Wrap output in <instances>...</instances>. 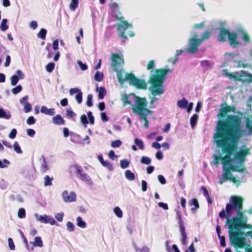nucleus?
<instances>
[{"label":"nucleus","mask_w":252,"mask_h":252,"mask_svg":"<svg viewBox=\"0 0 252 252\" xmlns=\"http://www.w3.org/2000/svg\"><path fill=\"white\" fill-rule=\"evenodd\" d=\"M245 126L249 128L248 131L223 136L216 134L213 139L216 147L221 149L220 155L225 162L231 163L232 171L248 174L244 163L247 156L251 154L250 149L243 145L239 150L238 145L241 138L252 135V115L246 118Z\"/></svg>","instance_id":"1"},{"label":"nucleus","mask_w":252,"mask_h":252,"mask_svg":"<svg viewBox=\"0 0 252 252\" xmlns=\"http://www.w3.org/2000/svg\"><path fill=\"white\" fill-rule=\"evenodd\" d=\"M249 113L237 111L235 105H228L227 103L220 105V108L217 115L219 123L216 128V132L213 138L216 134L221 136L231 135L248 131L249 128H243L242 120L249 117Z\"/></svg>","instance_id":"2"},{"label":"nucleus","mask_w":252,"mask_h":252,"mask_svg":"<svg viewBox=\"0 0 252 252\" xmlns=\"http://www.w3.org/2000/svg\"><path fill=\"white\" fill-rule=\"evenodd\" d=\"M125 64L124 56L117 53H112L111 55V66L114 71L117 72L118 81L121 85H123L125 82L128 83L129 86H133L137 89L146 90L147 88V82L144 80L136 77L132 72H125V77H123V73L124 70H119L120 67H123Z\"/></svg>","instance_id":"3"},{"label":"nucleus","mask_w":252,"mask_h":252,"mask_svg":"<svg viewBox=\"0 0 252 252\" xmlns=\"http://www.w3.org/2000/svg\"><path fill=\"white\" fill-rule=\"evenodd\" d=\"M171 71L169 68H160L157 70L155 73L150 74L148 82L151 86L149 89L154 96L160 95L164 93L163 84L167 74Z\"/></svg>","instance_id":"4"},{"label":"nucleus","mask_w":252,"mask_h":252,"mask_svg":"<svg viewBox=\"0 0 252 252\" xmlns=\"http://www.w3.org/2000/svg\"><path fill=\"white\" fill-rule=\"evenodd\" d=\"M234 203L233 204V211L236 212V215L227 219L226 224H247L248 217L242 212L244 199L239 196L234 195Z\"/></svg>","instance_id":"5"},{"label":"nucleus","mask_w":252,"mask_h":252,"mask_svg":"<svg viewBox=\"0 0 252 252\" xmlns=\"http://www.w3.org/2000/svg\"><path fill=\"white\" fill-rule=\"evenodd\" d=\"M216 154L213 156V160L211 164L215 166L216 167H219L220 161L222 164V171L221 177L220 178L219 183L222 184L225 181L230 180V176H232L231 163H226L225 159L220 155V150L216 151Z\"/></svg>","instance_id":"6"},{"label":"nucleus","mask_w":252,"mask_h":252,"mask_svg":"<svg viewBox=\"0 0 252 252\" xmlns=\"http://www.w3.org/2000/svg\"><path fill=\"white\" fill-rule=\"evenodd\" d=\"M110 5L112 9V16L113 17L115 20L120 21V22L117 25V31L120 32L119 36L123 38L122 42L125 43L127 38L125 34V31L128 28H132V24L128 23L126 21L124 20L125 18L124 17H119L118 15L115 13V10L119 9V5L116 2H112Z\"/></svg>","instance_id":"7"},{"label":"nucleus","mask_w":252,"mask_h":252,"mask_svg":"<svg viewBox=\"0 0 252 252\" xmlns=\"http://www.w3.org/2000/svg\"><path fill=\"white\" fill-rule=\"evenodd\" d=\"M210 35V32L206 30L201 34V38H198V34L194 33L189 39L185 51L190 55H194L198 51L199 47L202 42L208 39Z\"/></svg>","instance_id":"8"},{"label":"nucleus","mask_w":252,"mask_h":252,"mask_svg":"<svg viewBox=\"0 0 252 252\" xmlns=\"http://www.w3.org/2000/svg\"><path fill=\"white\" fill-rule=\"evenodd\" d=\"M148 102L145 97H135V104L132 106L134 113L139 115L140 119H146L153 111L147 108Z\"/></svg>","instance_id":"9"},{"label":"nucleus","mask_w":252,"mask_h":252,"mask_svg":"<svg viewBox=\"0 0 252 252\" xmlns=\"http://www.w3.org/2000/svg\"><path fill=\"white\" fill-rule=\"evenodd\" d=\"M250 73L243 70L232 73L229 72L226 69H223L222 70V74L228 78L229 80L235 81H240L243 83L248 82Z\"/></svg>","instance_id":"10"},{"label":"nucleus","mask_w":252,"mask_h":252,"mask_svg":"<svg viewBox=\"0 0 252 252\" xmlns=\"http://www.w3.org/2000/svg\"><path fill=\"white\" fill-rule=\"evenodd\" d=\"M224 57L226 60L228 61L230 65L237 68H243L250 67L251 64L248 63H242L240 60L241 56L238 52L237 53H229L226 52L224 54Z\"/></svg>","instance_id":"11"},{"label":"nucleus","mask_w":252,"mask_h":252,"mask_svg":"<svg viewBox=\"0 0 252 252\" xmlns=\"http://www.w3.org/2000/svg\"><path fill=\"white\" fill-rule=\"evenodd\" d=\"M70 168H74L75 169L77 176L81 180L86 182L90 186L94 185V183L90 177L87 174L83 173V169L81 166L76 163L70 165Z\"/></svg>","instance_id":"12"},{"label":"nucleus","mask_w":252,"mask_h":252,"mask_svg":"<svg viewBox=\"0 0 252 252\" xmlns=\"http://www.w3.org/2000/svg\"><path fill=\"white\" fill-rule=\"evenodd\" d=\"M234 196H232L230 198L229 202L226 205V210L223 209L219 213V216L221 219H226V221L227 219H231L230 217L233 211V204L234 203Z\"/></svg>","instance_id":"13"},{"label":"nucleus","mask_w":252,"mask_h":252,"mask_svg":"<svg viewBox=\"0 0 252 252\" xmlns=\"http://www.w3.org/2000/svg\"><path fill=\"white\" fill-rule=\"evenodd\" d=\"M225 23L220 22L219 24V32L218 35V41L220 42H224L226 41L228 37L229 34L231 32L229 30L225 28Z\"/></svg>","instance_id":"14"},{"label":"nucleus","mask_w":252,"mask_h":252,"mask_svg":"<svg viewBox=\"0 0 252 252\" xmlns=\"http://www.w3.org/2000/svg\"><path fill=\"white\" fill-rule=\"evenodd\" d=\"M34 217L36 218L37 221L42 223H50L52 225H59L57 221L53 217L46 214L40 215L38 213H35L34 214Z\"/></svg>","instance_id":"15"},{"label":"nucleus","mask_w":252,"mask_h":252,"mask_svg":"<svg viewBox=\"0 0 252 252\" xmlns=\"http://www.w3.org/2000/svg\"><path fill=\"white\" fill-rule=\"evenodd\" d=\"M95 120L92 111H89L87 113V115L83 114L80 117V123L81 125L85 127H87L88 124L94 125Z\"/></svg>","instance_id":"16"},{"label":"nucleus","mask_w":252,"mask_h":252,"mask_svg":"<svg viewBox=\"0 0 252 252\" xmlns=\"http://www.w3.org/2000/svg\"><path fill=\"white\" fill-rule=\"evenodd\" d=\"M25 75L21 70H17L15 73L10 77V83L12 86H15L20 80L25 78Z\"/></svg>","instance_id":"17"},{"label":"nucleus","mask_w":252,"mask_h":252,"mask_svg":"<svg viewBox=\"0 0 252 252\" xmlns=\"http://www.w3.org/2000/svg\"><path fill=\"white\" fill-rule=\"evenodd\" d=\"M227 39L230 45L233 48H236L238 46L242 44L241 42L238 41V36L235 32H231L229 34Z\"/></svg>","instance_id":"18"},{"label":"nucleus","mask_w":252,"mask_h":252,"mask_svg":"<svg viewBox=\"0 0 252 252\" xmlns=\"http://www.w3.org/2000/svg\"><path fill=\"white\" fill-rule=\"evenodd\" d=\"M62 197L63 201L66 202H72L76 200V194L73 192H70V194H68L67 190H64L62 193Z\"/></svg>","instance_id":"19"},{"label":"nucleus","mask_w":252,"mask_h":252,"mask_svg":"<svg viewBox=\"0 0 252 252\" xmlns=\"http://www.w3.org/2000/svg\"><path fill=\"white\" fill-rule=\"evenodd\" d=\"M179 228L181 235V241L183 245H187L188 235L186 231V228L184 225V222L179 223Z\"/></svg>","instance_id":"20"},{"label":"nucleus","mask_w":252,"mask_h":252,"mask_svg":"<svg viewBox=\"0 0 252 252\" xmlns=\"http://www.w3.org/2000/svg\"><path fill=\"white\" fill-rule=\"evenodd\" d=\"M237 32L239 34H240L241 38L244 41L243 43V46H246L251 42V36L247 32L244 31L242 29H238Z\"/></svg>","instance_id":"21"},{"label":"nucleus","mask_w":252,"mask_h":252,"mask_svg":"<svg viewBox=\"0 0 252 252\" xmlns=\"http://www.w3.org/2000/svg\"><path fill=\"white\" fill-rule=\"evenodd\" d=\"M134 144L131 146V149L133 151H137V147H138V148L141 150H143L145 149V145L142 139L138 138H135L134 140Z\"/></svg>","instance_id":"22"},{"label":"nucleus","mask_w":252,"mask_h":252,"mask_svg":"<svg viewBox=\"0 0 252 252\" xmlns=\"http://www.w3.org/2000/svg\"><path fill=\"white\" fill-rule=\"evenodd\" d=\"M245 224H226L225 225V227L226 225H228V227H230V229L233 231L234 233H236V234H239L241 232L244 231L246 229V227L244 226Z\"/></svg>","instance_id":"23"},{"label":"nucleus","mask_w":252,"mask_h":252,"mask_svg":"<svg viewBox=\"0 0 252 252\" xmlns=\"http://www.w3.org/2000/svg\"><path fill=\"white\" fill-rule=\"evenodd\" d=\"M234 232L232 230L230 229V227H228V233H229V239L230 245L232 246H234V245L238 242L239 241V237L238 236V234H233Z\"/></svg>","instance_id":"24"},{"label":"nucleus","mask_w":252,"mask_h":252,"mask_svg":"<svg viewBox=\"0 0 252 252\" xmlns=\"http://www.w3.org/2000/svg\"><path fill=\"white\" fill-rule=\"evenodd\" d=\"M52 122L58 126L64 125L65 124V120L63 117L60 114H57L56 116H53L52 119Z\"/></svg>","instance_id":"25"},{"label":"nucleus","mask_w":252,"mask_h":252,"mask_svg":"<svg viewBox=\"0 0 252 252\" xmlns=\"http://www.w3.org/2000/svg\"><path fill=\"white\" fill-rule=\"evenodd\" d=\"M95 91L98 93V98L99 100L103 99L107 94L106 89L103 87H98V84L96 85Z\"/></svg>","instance_id":"26"},{"label":"nucleus","mask_w":252,"mask_h":252,"mask_svg":"<svg viewBox=\"0 0 252 252\" xmlns=\"http://www.w3.org/2000/svg\"><path fill=\"white\" fill-rule=\"evenodd\" d=\"M40 112L41 113L53 116L55 115L56 112L54 108H48L46 106L43 105L41 107Z\"/></svg>","instance_id":"27"},{"label":"nucleus","mask_w":252,"mask_h":252,"mask_svg":"<svg viewBox=\"0 0 252 252\" xmlns=\"http://www.w3.org/2000/svg\"><path fill=\"white\" fill-rule=\"evenodd\" d=\"M213 65V63L207 60H202L200 62V66L203 68L204 71L208 70Z\"/></svg>","instance_id":"28"},{"label":"nucleus","mask_w":252,"mask_h":252,"mask_svg":"<svg viewBox=\"0 0 252 252\" xmlns=\"http://www.w3.org/2000/svg\"><path fill=\"white\" fill-rule=\"evenodd\" d=\"M11 117L10 111L4 110L2 107H0V119L9 120Z\"/></svg>","instance_id":"29"},{"label":"nucleus","mask_w":252,"mask_h":252,"mask_svg":"<svg viewBox=\"0 0 252 252\" xmlns=\"http://www.w3.org/2000/svg\"><path fill=\"white\" fill-rule=\"evenodd\" d=\"M189 204L190 206H194V207L191 208V211L192 212H194L199 208L198 200L196 198H193L190 200Z\"/></svg>","instance_id":"30"},{"label":"nucleus","mask_w":252,"mask_h":252,"mask_svg":"<svg viewBox=\"0 0 252 252\" xmlns=\"http://www.w3.org/2000/svg\"><path fill=\"white\" fill-rule=\"evenodd\" d=\"M230 180H231L235 185L236 187L238 188L242 182H245L247 181L246 178L242 177L241 179H237L232 174V176H230Z\"/></svg>","instance_id":"31"},{"label":"nucleus","mask_w":252,"mask_h":252,"mask_svg":"<svg viewBox=\"0 0 252 252\" xmlns=\"http://www.w3.org/2000/svg\"><path fill=\"white\" fill-rule=\"evenodd\" d=\"M22 172L28 178L30 179L33 177V169L30 166L25 167Z\"/></svg>","instance_id":"32"},{"label":"nucleus","mask_w":252,"mask_h":252,"mask_svg":"<svg viewBox=\"0 0 252 252\" xmlns=\"http://www.w3.org/2000/svg\"><path fill=\"white\" fill-rule=\"evenodd\" d=\"M30 243L33 245V247H38L41 248L43 247V242L40 236H36L34 238L33 242H30Z\"/></svg>","instance_id":"33"},{"label":"nucleus","mask_w":252,"mask_h":252,"mask_svg":"<svg viewBox=\"0 0 252 252\" xmlns=\"http://www.w3.org/2000/svg\"><path fill=\"white\" fill-rule=\"evenodd\" d=\"M125 176L126 178L130 181H133L135 179V175L134 173L130 170H126L125 171Z\"/></svg>","instance_id":"34"},{"label":"nucleus","mask_w":252,"mask_h":252,"mask_svg":"<svg viewBox=\"0 0 252 252\" xmlns=\"http://www.w3.org/2000/svg\"><path fill=\"white\" fill-rule=\"evenodd\" d=\"M198 119V115L197 114H194L190 118L189 122L190 126L194 128L196 126Z\"/></svg>","instance_id":"35"},{"label":"nucleus","mask_w":252,"mask_h":252,"mask_svg":"<svg viewBox=\"0 0 252 252\" xmlns=\"http://www.w3.org/2000/svg\"><path fill=\"white\" fill-rule=\"evenodd\" d=\"M188 104V100L185 97L178 100L177 102V106L182 109H185L187 108L186 105Z\"/></svg>","instance_id":"36"},{"label":"nucleus","mask_w":252,"mask_h":252,"mask_svg":"<svg viewBox=\"0 0 252 252\" xmlns=\"http://www.w3.org/2000/svg\"><path fill=\"white\" fill-rule=\"evenodd\" d=\"M104 78L103 72L99 71H96L94 75V79L95 81L100 82L102 81Z\"/></svg>","instance_id":"37"},{"label":"nucleus","mask_w":252,"mask_h":252,"mask_svg":"<svg viewBox=\"0 0 252 252\" xmlns=\"http://www.w3.org/2000/svg\"><path fill=\"white\" fill-rule=\"evenodd\" d=\"M76 225L81 228H85L87 226L86 222L80 216L77 217L76 218Z\"/></svg>","instance_id":"38"},{"label":"nucleus","mask_w":252,"mask_h":252,"mask_svg":"<svg viewBox=\"0 0 252 252\" xmlns=\"http://www.w3.org/2000/svg\"><path fill=\"white\" fill-rule=\"evenodd\" d=\"M79 0H71L69 7L71 11H74L78 7Z\"/></svg>","instance_id":"39"},{"label":"nucleus","mask_w":252,"mask_h":252,"mask_svg":"<svg viewBox=\"0 0 252 252\" xmlns=\"http://www.w3.org/2000/svg\"><path fill=\"white\" fill-rule=\"evenodd\" d=\"M47 33V30L46 29L41 28L37 34V36L39 38H40L42 40H45L46 39Z\"/></svg>","instance_id":"40"},{"label":"nucleus","mask_w":252,"mask_h":252,"mask_svg":"<svg viewBox=\"0 0 252 252\" xmlns=\"http://www.w3.org/2000/svg\"><path fill=\"white\" fill-rule=\"evenodd\" d=\"M8 20L7 19H3L1 20L0 25V30L2 32H5L8 29V26L7 25Z\"/></svg>","instance_id":"41"},{"label":"nucleus","mask_w":252,"mask_h":252,"mask_svg":"<svg viewBox=\"0 0 252 252\" xmlns=\"http://www.w3.org/2000/svg\"><path fill=\"white\" fill-rule=\"evenodd\" d=\"M54 179L53 177H50L49 175H46L44 178V186H51L52 185V181Z\"/></svg>","instance_id":"42"},{"label":"nucleus","mask_w":252,"mask_h":252,"mask_svg":"<svg viewBox=\"0 0 252 252\" xmlns=\"http://www.w3.org/2000/svg\"><path fill=\"white\" fill-rule=\"evenodd\" d=\"M130 163V161L126 158L120 160V165L122 169H126L129 167Z\"/></svg>","instance_id":"43"},{"label":"nucleus","mask_w":252,"mask_h":252,"mask_svg":"<svg viewBox=\"0 0 252 252\" xmlns=\"http://www.w3.org/2000/svg\"><path fill=\"white\" fill-rule=\"evenodd\" d=\"M155 61L154 60L150 61L147 65V69L151 70V74L155 73V72L157 69H155Z\"/></svg>","instance_id":"44"},{"label":"nucleus","mask_w":252,"mask_h":252,"mask_svg":"<svg viewBox=\"0 0 252 252\" xmlns=\"http://www.w3.org/2000/svg\"><path fill=\"white\" fill-rule=\"evenodd\" d=\"M113 212L115 215L119 218H122L123 216V213L121 208L116 206L113 209Z\"/></svg>","instance_id":"45"},{"label":"nucleus","mask_w":252,"mask_h":252,"mask_svg":"<svg viewBox=\"0 0 252 252\" xmlns=\"http://www.w3.org/2000/svg\"><path fill=\"white\" fill-rule=\"evenodd\" d=\"M151 158L147 156H142L140 159V162L143 164L149 165L151 163Z\"/></svg>","instance_id":"46"},{"label":"nucleus","mask_w":252,"mask_h":252,"mask_svg":"<svg viewBox=\"0 0 252 252\" xmlns=\"http://www.w3.org/2000/svg\"><path fill=\"white\" fill-rule=\"evenodd\" d=\"M55 63L54 62H50L46 65L45 69L48 72L51 73L55 69Z\"/></svg>","instance_id":"47"},{"label":"nucleus","mask_w":252,"mask_h":252,"mask_svg":"<svg viewBox=\"0 0 252 252\" xmlns=\"http://www.w3.org/2000/svg\"><path fill=\"white\" fill-rule=\"evenodd\" d=\"M122 100H123V103H124V104H123L124 107L126 106V105H127V104L130 105L131 107L132 106H133L132 104H131V102L129 101V96L126 94H123V95L122 97Z\"/></svg>","instance_id":"48"},{"label":"nucleus","mask_w":252,"mask_h":252,"mask_svg":"<svg viewBox=\"0 0 252 252\" xmlns=\"http://www.w3.org/2000/svg\"><path fill=\"white\" fill-rule=\"evenodd\" d=\"M101 165L107 168L109 171H113L114 169L113 164L109 161L108 160H104L102 163Z\"/></svg>","instance_id":"49"},{"label":"nucleus","mask_w":252,"mask_h":252,"mask_svg":"<svg viewBox=\"0 0 252 252\" xmlns=\"http://www.w3.org/2000/svg\"><path fill=\"white\" fill-rule=\"evenodd\" d=\"M42 158H43V162L41 163V170L42 172L44 173L46 172L49 168L47 162L46 161L44 156H42Z\"/></svg>","instance_id":"50"},{"label":"nucleus","mask_w":252,"mask_h":252,"mask_svg":"<svg viewBox=\"0 0 252 252\" xmlns=\"http://www.w3.org/2000/svg\"><path fill=\"white\" fill-rule=\"evenodd\" d=\"M66 114L69 119H72L74 120L76 114L71 109H67L66 110Z\"/></svg>","instance_id":"51"},{"label":"nucleus","mask_w":252,"mask_h":252,"mask_svg":"<svg viewBox=\"0 0 252 252\" xmlns=\"http://www.w3.org/2000/svg\"><path fill=\"white\" fill-rule=\"evenodd\" d=\"M10 164V161L7 159H0V168H7Z\"/></svg>","instance_id":"52"},{"label":"nucleus","mask_w":252,"mask_h":252,"mask_svg":"<svg viewBox=\"0 0 252 252\" xmlns=\"http://www.w3.org/2000/svg\"><path fill=\"white\" fill-rule=\"evenodd\" d=\"M93 95L92 94H89L87 97L86 105L87 106L91 107L94 105Z\"/></svg>","instance_id":"53"},{"label":"nucleus","mask_w":252,"mask_h":252,"mask_svg":"<svg viewBox=\"0 0 252 252\" xmlns=\"http://www.w3.org/2000/svg\"><path fill=\"white\" fill-rule=\"evenodd\" d=\"M13 149H14V151L16 153H17L18 154H21L23 153V151L22 150V149L20 146V145L18 142H17V141L15 142V143L13 146Z\"/></svg>","instance_id":"54"},{"label":"nucleus","mask_w":252,"mask_h":252,"mask_svg":"<svg viewBox=\"0 0 252 252\" xmlns=\"http://www.w3.org/2000/svg\"><path fill=\"white\" fill-rule=\"evenodd\" d=\"M122 145V142L119 139L112 141L111 143V146L113 148H119Z\"/></svg>","instance_id":"55"},{"label":"nucleus","mask_w":252,"mask_h":252,"mask_svg":"<svg viewBox=\"0 0 252 252\" xmlns=\"http://www.w3.org/2000/svg\"><path fill=\"white\" fill-rule=\"evenodd\" d=\"M23 106V111L26 113H28L32 110V105L30 102L25 103Z\"/></svg>","instance_id":"56"},{"label":"nucleus","mask_w":252,"mask_h":252,"mask_svg":"<svg viewBox=\"0 0 252 252\" xmlns=\"http://www.w3.org/2000/svg\"><path fill=\"white\" fill-rule=\"evenodd\" d=\"M23 90V87L21 85H18L15 87L12 88L11 92L13 94H17L20 93Z\"/></svg>","instance_id":"57"},{"label":"nucleus","mask_w":252,"mask_h":252,"mask_svg":"<svg viewBox=\"0 0 252 252\" xmlns=\"http://www.w3.org/2000/svg\"><path fill=\"white\" fill-rule=\"evenodd\" d=\"M66 228L68 231L73 232L75 230V226L73 222L69 221L66 223Z\"/></svg>","instance_id":"58"},{"label":"nucleus","mask_w":252,"mask_h":252,"mask_svg":"<svg viewBox=\"0 0 252 252\" xmlns=\"http://www.w3.org/2000/svg\"><path fill=\"white\" fill-rule=\"evenodd\" d=\"M80 137L79 135L71 132L70 133V140L74 143H77Z\"/></svg>","instance_id":"59"},{"label":"nucleus","mask_w":252,"mask_h":252,"mask_svg":"<svg viewBox=\"0 0 252 252\" xmlns=\"http://www.w3.org/2000/svg\"><path fill=\"white\" fill-rule=\"evenodd\" d=\"M18 217L20 219H24L26 217V210L23 208H20L18 211Z\"/></svg>","instance_id":"60"},{"label":"nucleus","mask_w":252,"mask_h":252,"mask_svg":"<svg viewBox=\"0 0 252 252\" xmlns=\"http://www.w3.org/2000/svg\"><path fill=\"white\" fill-rule=\"evenodd\" d=\"M77 63L80 69L82 70V71H85L88 69V67L86 63H83L80 60H78Z\"/></svg>","instance_id":"61"},{"label":"nucleus","mask_w":252,"mask_h":252,"mask_svg":"<svg viewBox=\"0 0 252 252\" xmlns=\"http://www.w3.org/2000/svg\"><path fill=\"white\" fill-rule=\"evenodd\" d=\"M239 237H245L250 236L252 239V231L245 232L244 231L238 234Z\"/></svg>","instance_id":"62"},{"label":"nucleus","mask_w":252,"mask_h":252,"mask_svg":"<svg viewBox=\"0 0 252 252\" xmlns=\"http://www.w3.org/2000/svg\"><path fill=\"white\" fill-rule=\"evenodd\" d=\"M81 91V89L78 88H72L69 90V93L70 95H73L74 94H77Z\"/></svg>","instance_id":"63"},{"label":"nucleus","mask_w":252,"mask_h":252,"mask_svg":"<svg viewBox=\"0 0 252 252\" xmlns=\"http://www.w3.org/2000/svg\"><path fill=\"white\" fill-rule=\"evenodd\" d=\"M36 119L32 116H30L27 119L26 122L28 125H32L35 124Z\"/></svg>","instance_id":"64"}]
</instances>
